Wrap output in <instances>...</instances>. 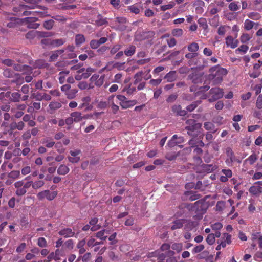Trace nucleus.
I'll return each instance as SVG.
<instances>
[{"label": "nucleus", "instance_id": "obj_1", "mask_svg": "<svg viewBox=\"0 0 262 262\" xmlns=\"http://www.w3.org/2000/svg\"><path fill=\"white\" fill-rule=\"evenodd\" d=\"M187 209L191 212L196 213L193 216L195 220H200L202 218L203 214L206 212V205L203 200H199L193 204H189L187 206Z\"/></svg>", "mask_w": 262, "mask_h": 262}, {"label": "nucleus", "instance_id": "obj_2", "mask_svg": "<svg viewBox=\"0 0 262 262\" xmlns=\"http://www.w3.org/2000/svg\"><path fill=\"white\" fill-rule=\"evenodd\" d=\"M209 72L210 74L209 75L208 78L214 85L221 83L223 77L227 74L226 69L217 66H214L210 68Z\"/></svg>", "mask_w": 262, "mask_h": 262}, {"label": "nucleus", "instance_id": "obj_3", "mask_svg": "<svg viewBox=\"0 0 262 262\" xmlns=\"http://www.w3.org/2000/svg\"><path fill=\"white\" fill-rule=\"evenodd\" d=\"M209 94L211 98L209 99V101L212 102L221 98L223 96V91L220 88H213L210 90Z\"/></svg>", "mask_w": 262, "mask_h": 262}, {"label": "nucleus", "instance_id": "obj_4", "mask_svg": "<svg viewBox=\"0 0 262 262\" xmlns=\"http://www.w3.org/2000/svg\"><path fill=\"white\" fill-rule=\"evenodd\" d=\"M57 195L56 191H50V190H46L39 192L37 194L38 199L41 200L46 198L48 200H53Z\"/></svg>", "mask_w": 262, "mask_h": 262}, {"label": "nucleus", "instance_id": "obj_5", "mask_svg": "<svg viewBox=\"0 0 262 262\" xmlns=\"http://www.w3.org/2000/svg\"><path fill=\"white\" fill-rule=\"evenodd\" d=\"M249 191L253 195L259 196L262 193V181H257L254 183L250 187Z\"/></svg>", "mask_w": 262, "mask_h": 262}, {"label": "nucleus", "instance_id": "obj_6", "mask_svg": "<svg viewBox=\"0 0 262 262\" xmlns=\"http://www.w3.org/2000/svg\"><path fill=\"white\" fill-rule=\"evenodd\" d=\"M202 126L201 124H195L193 126H186L185 129L187 130V134L191 136L195 137L198 135L199 129Z\"/></svg>", "mask_w": 262, "mask_h": 262}, {"label": "nucleus", "instance_id": "obj_7", "mask_svg": "<svg viewBox=\"0 0 262 262\" xmlns=\"http://www.w3.org/2000/svg\"><path fill=\"white\" fill-rule=\"evenodd\" d=\"M104 75L100 76L98 74H95L91 77L90 80L92 82H94L97 86H101L104 83Z\"/></svg>", "mask_w": 262, "mask_h": 262}, {"label": "nucleus", "instance_id": "obj_8", "mask_svg": "<svg viewBox=\"0 0 262 262\" xmlns=\"http://www.w3.org/2000/svg\"><path fill=\"white\" fill-rule=\"evenodd\" d=\"M187 220L185 219H178L172 222L170 228L172 230L181 228L184 224L186 223Z\"/></svg>", "mask_w": 262, "mask_h": 262}, {"label": "nucleus", "instance_id": "obj_9", "mask_svg": "<svg viewBox=\"0 0 262 262\" xmlns=\"http://www.w3.org/2000/svg\"><path fill=\"white\" fill-rule=\"evenodd\" d=\"M238 40L234 39L231 36H228L226 38V44L228 47H230L232 49H234L238 46Z\"/></svg>", "mask_w": 262, "mask_h": 262}, {"label": "nucleus", "instance_id": "obj_10", "mask_svg": "<svg viewBox=\"0 0 262 262\" xmlns=\"http://www.w3.org/2000/svg\"><path fill=\"white\" fill-rule=\"evenodd\" d=\"M95 71V69L89 67L86 69L81 68L78 71V72L79 73H82L83 79H86Z\"/></svg>", "mask_w": 262, "mask_h": 262}, {"label": "nucleus", "instance_id": "obj_11", "mask_svg": "<svg viewBox=\"0 0 262 262\" xmlns=\"http://www.w3.org/2000/svg\"><path fill=\"white\" fill-rule=\"evenodd\" d=\"M14 69L16 71H22L24 73L31 72L32 70L31 67L23 65L21 64H14Z\"/></svg>", "mask_w": 262, "mask_h": 262}, {"label": "nucleus", "instance_id": "obj_12", "mask_svg": "<svg viewBox=\"0 0 262 262\" xmlns=\"http://www.w3.org/2000/svg\"><path fill=\"white\" fill-rule=\"evenodd\" d=\"M258 157V155L254 152L244 160V163L251 165H253L257 160Z\"/></svg>", "mask_w": 262, "mask_h": 262}, {"label": "nucleus", "instance_id": "obj_13", "mask_svg": "<svg viewBox=\"0 0 262 262\" xmlns=\"http://www.w3.org/2000/svg\"><path fill=\"white\" fill-rule=\"evenodd\" d=\"M59 234L64 237H70L73 236L74 232L70 228H65L59 232Z\"/></svg>", "mask_w": 262, "mask_h": 262}, {"label": "nucleus", "instance_id": "obj_14", "mask_svg": "<svg viewBox=\"0 0 262 262\" xmlns=\"http://www.w3.org/2000/svg\"><path fill=\"white\" fill-rule=\"evenodd\" d=\"M172 111L174 113H176L177 115L181 116H184L187 114V112L185 110H182L181 106L179 105H173L172 107Z\"/></svg>", "mask_w": 262, "mask_h": 262}, {"label": "nucleus", "instance_id": "obj_15", "mask_svg": "<svg viewBox=\"0 0 262 262\" xmlns=\"http://www.w3.org/2000/svg\"><path fill=\"white\" fill-rule=\"evenodd\" d=\"M198 224L197 221H190L187 220L186 223L184 224L185 227L184 229L186 231H190L192 230L194 227H195Z\"/></svg>", "mask_w": 262, "mask_h": 262}, {"label": "nucleus", "instance_id": "obj_16", "mask_svg": "<svg viewBox=\"0 0 262 262\" xmlns=\"http://www.w3.org/2000/svg\"><path fill=\"white\" fill-rule=\"evenodd\" d=\"M98 222V220L97 218H93L90 220L89 224L91 226V230L92 231H97L101 228V225L97 224Z\"/></svg>", "mask_w": 262, "mask_h": 262}, {"label": "nucleus", "instance_id": "obj_17", "mask_svg": "<svg viewBox=\"0 0 262 262\" xmlns=\"http://www.w3.org/2000/svg\"><path fill=\"white\" fill-rule=\"evenodd\" d=\"M109 231L103 229L95 234V236L101 241H105L107 237Z\"/></svg>", "mask_w": 262, "mask_h": 262}, {"label": "nucleus", "instance_id": "obj_18", "mask_svg": "<svg viewBox=\"0 0 262 262\" xmlns=\"http://www.w3.org/2000/svg\"><path fill=\"white\" fill-rule=\"evenodd\" d=\"M164 78L167 80V82H172L175 81L177 78L176 72L172 71L166 74Z\"/></svg>", "mask_w": 262, "mask_h": 262}, {"label": "nucleus", "instance_id": "obj_19", "mask_svg": "<svg viewBox=\"0 0 262 262\" xmlns=\"http://www.w3.org/2000/svg\"><path fill=\"white\" fill-rule=\"evenodd\" d=\"M70 116L72 117L73 120L75 123H78L82 120V115L80 112H74L71 113Z\"/></svg>", "mask_w": 262, "mask_h": 262}, {"label": "nucleus", "instance_id": "obj_20", "mask_svg": "<svg viewBox=\"0 0 262 262\" xmlns=\"http://www.w3.org/2000/svg\"><path fill=\"white\" fill-rule=\"evenodd\" d=\"M60 250L57 249L55 252H52L48 256V259L49 261H51L52 259L58 260L60 259Z\"/></svg>", "mask_w": 262, "mask_h": 262}, {"label": "nucleus", "instance_id": "obj_21", "mask_svg": "<svg viewBox=\"0 0 262 262\" xmlns=\"http://www.w3.org/2000/svg\"><path fill=\"white\" fill-rule=\"evenodd\" d=\"M254 25L257 26L258 24L247 19L245 20L244 23V28L246 30H250L254 27Z\"/></svg>", "mask_w": 262, "mask_h": 262}, {"label": "nucleus", "instance_id": "obj_22", "mask_svg": "<svg viewBox=\"0 0 262 262\" xmlns=\"http://www.w3.org/2000/svg\"><path fill=\"white\" fill-rule=\"evenodd\" d=\"M185 194L187 196H189L191 201H194L200 198V195L193 191H187Z\"/></svg>", "mask_w": 262, "mask_h": 262}, {"label": "nucleus", "instance_id": "obj_23", "mask_svg": "<svg viewBox=\"0 0 262 262\" xmlns=\"http://www.w3.org/2000/svg\"><path fill=\"white\" fill-rule=\"evenodd\" d=\"M137 103V101L136 100H127L126 99L122 108L123 109H126L134 106Z\"/></svg>", "mask_w": 262, "mask_h": 262}, {"label": "nucleus", "instance_id": "obj_24", "mask_svg": "<svg viewBox=\"0 0 262 262\" xmlns=\"http://www.w3.org/2000/svg\"><path fill=\"white\" fill-rule=\"evenodd\" d=\"M69 171V168L64 165H61L57 170V173L59 174L65 175Z\"/></svg>", "mask_w": 262, "mask_h": 262}, {"label": "nucleus", "instance_id": "obj_25", "mask_svg": "<svg viewBox=\"0 0 262 262\" xmlns=\"http://www.w3.org/2000/svg\"><path fill=\"white\" fill-rule=\"evenodd\" d=\"M64 52L63 50H59L54 51L50 56V61H53L57 59L59 55L62 54Z\"/></svg>", "mask_w": 262, "mask_h": 262}, {"label": "nucleus", "instance_id": "obj_26", "mask_svg": "<svg viewBox=\"0 0 262 262\" xmlns=\"http://www.w3.org/2000/svg\"><path fill=\"white\" fill-rule=\"evenodd\" d=\"M136 47L134 46H130L126 50H125L124 53L127 56H131L134 55L135 53Z\"/></svg>", "mask_w": 262, "mask_h": 262}, {"label": "nucleus", "instance_id": "obj_27", "mask_svg": "<svg viewBox=\"0 0 262 262\" xmlns=\"http://www.w3.org/2000/svg\"><path fill=\"white\" fill-rule=\"evenodd\" d=\"M64 42L65 40L61 38L51 40L50 41V45L53 47H58L63 45Z\"/></svg>", "mask_w": 262, "mask_h": 262}, {"label": "nucleus", "instance_id": "obj_28", "mask_svg": "<svg viewBox=\"0 0 262 262\" xmlns=\"http://www.w3.org/2000/svg\"><path fill=\"white\" fill-rule=\"evenodd\" d=\"M85 41L84 36L80 34L75 36V43L76 45L80 46Z\"/></svg>", "mask_w": 262, "mask_h": 262}, {"label": "nucleus", "instance_id": "obj_29", "mask_svg": "<svg viewBox=\"0 0 262 262\" xmlns=\"http://www.w3.org/2000/svg\"><path fill=\"white\" fill-rule=\"evenodd\" d=\"M69 74V71H62L59 74V81L60 83L62 84L66 80V77Z\"/></svg>", "mask_w": 262, "mask_h": 262}, {"label": "nucleus", "instance_id": "obj_30", "mask_svg": "<svg viewBox=\"0 0 262 262\" xmlns=\"http://www.w3.org/2000/svg\"><path fill=\"white\" fill-rule=\"evenodd\" d=\"M45 182L43 180H37L32 182V188L34 189H38L43 186Z\"/></svg>", "mask_w": 262, "mask_h": 262}, {"label": "nucleus", "instance_id": "obj_31", "mask_svg": "<svg viewBox=\"0 0 262 262\" xmlns=\"http://www.w3.org/2000/svg\"><path fill=\"white\" fill-rule=\"evenodd\" d=\"M78 90L77 89H71L66 93V95L68 99H72L75 97L76 94Z\"/></svg>", "mask_w": 262, "mask_h": 262}, {"label": "nucleus", "instance_id": "obj_32", "mask_svg": "<svg viewBox=\"0 0 262 262\" xmlns=\"http://www.w3.org/2000/svg\"><path fill=\"white\" fill-rule=\"evenodd\" d=\"M10 98L11 101L18 102L20 99V94L18 92L10 93Z\"/></svg>", "mask_w": 262, "mask_h": 262}, {"label": "nucleus", "instance_id": "obj_33", "mask_svg": "<svg viewBox=\"0 0 262 262\" xmlns=\"http://www.w3.org/2000/svg\"><path fill=\"white\" fill-rule=\"evenodd\" d=\"M226 207V202L224 201H218L216 205V210L217 211H223Z\"/></svg>", "mask_w": 262, "mask_h": 262}, {"label": "nucleus", "instance_id": "obj_34", "mask_svg": "<svg viewBox=\"0 0 262 262\" xmlns=\"http://www.w3.org/2000/svg\"><path fill=\"white\" fill-rule=\"evenodd\" d=\"M188 50L191 52H196L198 51L199 45L196 42H192L188 46Z\"/></svg>", "mask_w": 262, "mask_h": 262}, {"label": "nucleus", "instance_id": "obj_35", "mask_svg": "<svg viewBox=\"0 0 262 262\" xmlns=\"http://www.w3.org/2000/svg\"><path fill=\"white\" fill-rule=\"evenodd\" d=\"M172 35L176 37H180L183 34V30L182 29L176 28L172 30Z\"/></svg>", "mask_w": 262, "mask_h": 262}, {"label": "nucleus", "instance_id": "obj_36", "mask_svg": "<svg viewBox=\"0 0 262 262\" xmlns=\"http://www.w3.org/2000/svg\"><path fill=\"white\" fill-rule=\"evenodd\" d=\"M143 72H139L137 73L134 76V84H137L139 82L141 81L143 78Z\"/></svg>", "mask_w": 262, "mask_h": 262}, {"label": "nucleus", "instance_id": "obj_37", "mask_svg": "<svg viewBox=\"0 0 262 262\" xmlns=\"http://www.w3.org/2000/svg\"><path fill=\"white\" fill-rule=\"evenodd\" d=\"M46 63L42 60H38L35 61L32 65L34 68H42L45 67Z\"/></svg>", "mask_w": 262, "mask_h": 262}, {"label": "nucleus", "instance_id": "obj_38", "mask_svg": "<svg viewBox=\"0 0 262 262\" xmlns=\"http://www.w3.org/2000/svg\"><path fill=\"white\" fill-rule=\"evenodd\" d=\"M198 23L199 25L204 30H206L208 28V25L207 23L206 19L204 18H200Z\"/></svg>", "mask_w": 262, "mask_h": 262}, {"label": "nucleus", "instance_id": "obj_39", "mask_svg": "<svg viewBox=\"0 0 262 262\" xmlns=\"http://www.w3.org/2000/svg\"><path fill=\"white\" fill-rule=\"evenodd\" d=\"M204 128L207 130H209L213 133H214L215 132L214 125L212 123H211L210 122H205L204 124Z\"/></svg>", "mask_w": 262, "mask_h": 262}, {"label": "nucleus", "instance_id": "obj_40", "mask_svg": "<svg viewBox=\"0 0 262 262\" xmlns=\"http://www.w3.org/2000/svg\"><path fill=\"white\" fill-rule=\"evenodd\" d=\"M54 24V21L52 19H50L45 21L43 24V27L47 30H51Z\"/></svg>", "mask_w": 262, "mask_h": 262}, {"label": "nucleus", "instance_id": "obj_41", "mask_svg": "<svg viewBox=\"0 0 262 262\" xmlns=\"http://www.w3.org/2000/svg\"><path fill=\"white\" fill-rule=\"evenodd\" d=\"M217 168V166L213 164H207L204 166V169L207 172H211L213 171Z\"/></svg>", "mask_w": 262, "mask_h": 262}, {"label": "nucleus", "instance_id": "obj_42", "mask_svg": "<svg viewBox=\"0 0 262 262\" xmlns=\"http://www.w3.org/2000/svg\"><path fill=\"white\" fill-rule=\"evenodd\" d=\"M96 23L98 26H102L107 23L106 19L103 18L101 15H98Z\"/></svg>", "mask_w": 262, "mask_h": 262}, {"label": "nucleus", "instance_id": "obj_43", "mask_svg": "<svg viewBox=\"0 0 262 262\" xmlns=\"http://www.w3.org/2000/svg\"><path fill=\"white\" fill-rule=\"evenodd\" d=\"M249 18L253 20H258L260 18V15L257 12H250L247 14Z\"/></svg>", "mask_w": 262, "mask_h": 262}, {"label": "nucleus", "instance_id": "obj_44", "mask_svg": "<svg viewBox=\"0 0 262 262\" xmlns=\"http://www.w3.org/2000/svg\"><path fill=\"white\" fill-rule=\"evenodd\" d=\"M61 103L59 102H51L49 104V107L51 110H55L61 107Z\"/></svg>", "mask_w": 262, "mask_h": 262}, {"label": "nucleus", "instance_id": "obj_45", "mask_svg": "<svg viewBox=\"0 0 262 262\" xmlns=\"http://www.w3.org/2000/svg\"><path fill=\"white\" fill-rule=\"evenodd\" d=\"M200 103H201V101H196L193 102L191 104L187 106L186 108H187V111H188L189 112H192L197 107V106L199 104H200Z\"/></svg>", "mask_w": 262, "mask_h": 262}, {"label": "nucleus", "instance_id": "obj_46", "mask_svg": "<svg viewBox=\"0 0 262 262\" xmlns=\"http://www.w3.org/2000/svg\"><path fill=\"white\" fill-rule=\"evenodd\" d=\"M37 245L41 248L46 247L47 246V243L46 239L44 237H39L38 239Z\"/></svg>", "mask_w": 262, "mask_h": 262}, {"label": "nucleus", "instance_id": "obj_47", "mask_svg": "<svg viewBox=\"0 0 262 262\" xmlns=\"http://www.w3.org/2000/svg\"><path fill=\"white\" fill-rule=\"evenodd\" d=\"M178 138V135H174L171 140L170 141H168V143H167V145L170 147H174L175 146L177 145V142L176 141V140Z\"/></svg>", "mask_w": 262, "mask_h": 262}, {"label": "nucleus", "instance_id": "obj_48", "mask_svg": "<svg viewBox=\"0 0 262 262\" xmlns=\"http://www.w3.org/2000/svg\"><path fill=\"white\" fill-rule=\"evenodd\" d=\"M87 53L88 54H83L80 55L79 56V59L81 61H84L87 59L88 55L91 57L93 56V53L92 51H89L87 52Z\"/></svg>", "mask_w": 262, "mask_h": 262}, {"label": "nucleus", "instance_id": "obj_49", "mask_svg": "<svg viewBox=\"0 0 262 262\" xmlns=\"http://www.w3.org/2000/svg\"><path fill=\"white\" fill-rule=\"evenodd\" d=\"M37 31H35V30H32V31H30L29 32H28L26 35V37L27 38V39H33L35 36H37Z\"/></svg>", "mask_w": 262, "mask_h": 262}, {"label": "nucleus", "instance_id": "obj_50", "mask_svg": "<svg viewBox=\"0 0 262 262\" xmlns=\"http://www.w3.org/2000/svg\"><path fill=\"white\" fill-rule=\"evenodd\" d=\"M121 48V45L119 44L115 45L110 50V54L111 55H114L117 53L119 50Z\"/></svg>", "mask_w": 262, "mask_h": 262}, {"label": "nucleus", "instance_id": "obj_51", "mask_svg": "<svg viewBox=\"0 0 262 262\" xmlns=\"http://www.w3.org/2000/svg\"><path fill=\"white\" fill-rule=\"evenodd\" d=\"M229 28L230 27L228 26H221L218 28L217 33L219 35H224L226 33V28Z\"/></svg>", "mask_w": 262, "mask_h": 262}, {"label": "nucleus", "instance_id": "obj_52", "mask_svg": "<svg viewBox=\"0 0 262 262\" xmlns=\"http://www.w3.org/2000/svg\"><path fill=\"white\" fill-rule=\"evenodd\" d=\"M20 176V171L18 170H13L10 172L8 177L13 179H16L19 178Z\"/></svg>", "mask_w": 262, "mask_h": 262}, {"label": "nucleus", "instance_id": "obj_53", "mask_svg": "<svg viewBox=\"0 0 262 262\" xmlns=\"http://www.w3.org/2000/svg\"><path fill=\"white\" fill-rule=\"evenodd\" d=\"M41 143L42 144H45L46 146L48 148H51L52 147L54 144L55 142L53 141H50L48 140V139H43L42 140Z\"/></svg>", "mask_w": 262, "mask_h": 262}, {"label": "nucleus", "instance_id": "obj_54", "mask_svg": "<svg viewBox=\"0 0 262 262\" xmlns=\"http://www.w3.org/2000/svg\"><path fill=\"white\" fill-rule=\"evenodd\" d=\"M239 8V6L237 5L236 2H231L229 5V9L232 11H236Z\"/></svg>", "mask_w": 262, "mask_h": 262}, {"label": "nucleus", "instance_id": "obj_55", "mask_svg": "<svg viewBox=\"0 0 262 262\" xmlns=\"http://www.w3.org/2000/svg\"><path fill=\"white\" fill-rule=\"evenodd\" d=\"M24 125L25 124L23 122L20 121L18 123H14L12 124V127H14L19 130H21L24 128Z\"/></svg>", "mask_w": 262, "mask_h": 262}, {"label": "nucleus", "instance_id": "obj_56", "mask_svg": "<svg viewBox=\"0 0 262 262\" xmlns=\"http://www.w3.org/2000/svg\"><path fill=\"white\" fill-rule=\"evenodd\" d=\"M206 240L208 244L210 245H212L215 242V238L214 234L212 233L209 234L207 236V237Z\"/></svg>", "mask_w": 262, "mask_h": 262}, {"label": "nucleus", "instance_id": "obj_57", "mask_svg": "<svg viewBox=\"0 0 262 262\" xmlns=\"http://www.w3.org/2000/svg\"><path fill=\"white\" fill-rule=\"evenodd\" d=\"M251 38L250 35L247 33L243 34L240 37L241 41L243 43H246Z\"/></svg>", "mask_w": 262, "mask_h": 262}, {"label": "nucleus", "instance_id": "obj_58", "mask_svg": "<svg viewBox=\"0 0 262 262\" xmlns=\"http://www.w3.org/2000/svg\"><path fill=\"white\" fill-rule=\"evenodd\" d=\"M116 235L117 233L115 232L110 236L108 239L111 241L110 245H115L117 243V240L116 239Z\"/></svg>", "mask_w": 262, "mask_h": 262}, {"label": "nucleus", "instance_id": "obj_59", "mask_svg": "<svg viewBox=\"0 0 262 262\" xmlns=\"http://www.w3.org/2000/svg\"><path fill=\"white\" fill-rule=\"evenodd\" d=\"M256 106L257 108H262V94L259 95L256 101Z\"/></svg>", "mask_w": 262, "mask_h": 262}, {"label": "nucleus", "instance_id": "obj_60", "mask_svg": "<svg viewBox=\"0 0 262 262\" xmlns=\"http://www.w3.org/2000/svg\"><path fill=\"white\" fill-rule=\"evenodd\" d=\"M226 154L228 158H236L232 149L230 147H228L226 149Z\"/></svg>", "mask_w": 262, "mask_h": 262}, {"label": "nucleus", "instance_id": "obj_61", "mask_svg": "<svg viewBox=\"0 0 262 262\" xmlns=\"http://www.w3.org/2000/svg\"><path fill=\"white\" fill-rule=\"evenodd\" d=\"M117 98L120 101L119 104L122 107L124 104L125 101L127 99V98L123 95H118L117 96Z\"/></svg>", "mask_w": 262, "mask_h": 262}, {"label": "nucleus", "instance_id": "obj_62", "mask_svg": "<svg viewBox=\"0 0 262 262\" xmlns=\"http://www.w3.org/2000/svg\"><path fill=\"white\" fill-rule=\"evenodd\" d=\"M167 43L169 47L171 48L176 46L177 41L174 38H171L167 40Z\"/></svg>", "mask_w": 262, "mask_h": 262}, {"label": "nucleus", "instance_id": "obj_63", "mask_svg": "<svg viewBox=\"0 0 262 262\" xmlns=\"http://www.w3.org/2000/svg\"><path fill=\"white\" fill-rule=\"evenodd\" d=\"M99 46L100 45L97 40L93 39L90 42V46L92 49H97Z\"/></svg>", "mask_w": 262, "mask_h": 262}, {"label": "nucleus", "instance_id": "obj_64", "mask_svg": "<svg viewBox=\"0 0 262 262\" xmlns=\"http://www.w3.org/2000/svg\"><path fill=\"white\" fill-rule=\"evenodd\" d=\"M87 245L89 247L96 246V239L94 238L90 237L87 241Z\"/></svg>", "mask_w": 262, "mask_h": 262}]
</instances>
